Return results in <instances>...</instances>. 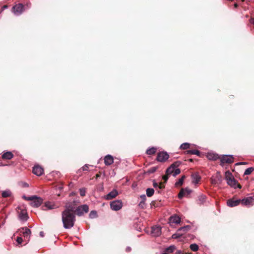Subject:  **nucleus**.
Returning a JSON list of instances; mask_svg holds the SVG:
<instances>
[{
    "mask_svg": "<svg viewBox=\"0 0 254 254\" xmlns=\"http://www.w3.org/2000/svg\"><path fill=\"white\" fill-rule=\"evenodd\" d=\"M240 203H241L243 206L248 207H251L254 205V197L249 196L240 199Z\"/></svg>",
    "mask_w": 254,
    "mask_h": 254,
    "instance_id": "5",
    "label": "nucleus"
},
{
    "mask_svg": "<svg viewBox=\"0 0 254 254\" xmlns=\"http://www.w3.org/2000/svg\"><path fill=\"white\" fill-rule=\"evenodd\" d=\"M187 154H194L198 156H200V152L199 150L196 149L189 150L186 151Z\"/></svg>",
    "mask_w": 254,
    "mask_h": 254,
    "instance_id": "24",
    "label": "nucleus"
},
{
    "mask_svg": "<svg viewBox=\"0 0 254 254\" xmlns=\"http://www.w3.org/2000/svg\"><path fill=\"white\" fill-rule=\"evenodd\" d=\"M156 148L152 147L150 148H148L146 151V153L148 155H152L155 154L156 151Z\"/></svg>",
    "mask_w": 254,
    "mask_h": 254,
    "instance_id": "29",
    "label": "nucleus"
},
{
    "mask_svg": "<svg viewBox=\"0 0 254 254\" xmlns=\"http://www.w3.org/2000/svg\"><path fill=\"white\" fill-rule=\"evenodd\" d=\"M190 147V144L189 143H188V142H185V143H182L180 145V148L181 149L185 150V149H187L188 148H189Z\"/></svg>",
    "mask_w": 254,
    "mask_h": 254,
    "instance_id": "30",
    "label": "nucleus"
},
{
    "mask_svg": "<svg viewBox=\"0 0 254 254\" xmlns=\"http://www.w3.org/2000/svg\"><path fill=\"white\" fill-rule=\"evenodd\" d=\"M179 164L178 162H175L171 165L166 170V175L162 177V179L164 182H166L168 179V175H172L174 177L179 174L181 172L180 169L177 168Z\"/></svg>",
    "mask_w": 254,
    "mask_h": 254,
    "instance_id": "2",
    "label": "nucleus"
},
{
    "mask_svg": "<svg viewBox=\"0 0 254 254\" xmlns=\"http://www.w3.org/2000/svg\"><path fill=\"white\" fill-rule=\"evenodd\" d=\"M89 211V207L86 204L78 206L75 211L74 214H76L78 216H81L84 214V213H86Z\"/></svg>",
    "mask_w": 254,
    "mask_h": 254,
    "instance_id": "6",
    "label": "nucleus"
},
{
    "mask_svg": "<svg viewBox=\"0 0 254 254\" xmlns=\"http://www.w3.org/2000/svg\"><path fill=\"white\" fill-rule=\"evenodd\" d=\"M40 235L41 237H43L44 236V232H40Z\"/></svg>",
    "mask_w": 254,
    "mask_h": 254,
    "instance_id": "47",
    "label": "nucleus"
},
{
    "mask_svg": "<svg viewBox=\"0 0 254 254\" xmlns=\"http://www.w3.org/2000/svg\"><path fill=\"white\" fill-rule=\"evenodd\" d=\"M176 248L174 246H171L166 249V252L168 253H173L175 250Z\"/></svg>",
    "mask_w": 254,
    "mask_h": 254,
    "instance_id": "36",
    "label": "nucleus"
},
{
    "mask_svg": "<svg viewBox=\"0 0 254 254\" xmlns=\"http://www.w3.org/2000/svg\"><path fill=\"white\" fill-rule=\"evenodd\" d=\"M13 157V155L10 151H7L6 152L4 153L2 155V158L4 159H11Z\"/></svg>",
    "mask_w": 254,
    "mask_h": 254,
    "instance_id": "21",
    "label": "nucleus"
},
{
    "mask_svg": "<svg viewBox=\"0 0 254 254\" xmlns=\"http://www.w3.org/2000/svg\"><path fill=\"white\" fill-rule=\"evenodd\" d=\"M97 215V213L95 211H91L89 214V216L91 218H93Z\"/></svg>",
    "mask_w": 254,
    "mask_h": 254,
    "instance_id": "39",
    "label": "nucleus"
},
{
    "mask_svg": "<svg viewBox=\"0 0 254 254\" xmlns=\"http://www.w3.org/2000/svg\"><path fill=\"white\" fill-rule=\"evenodd\" d=\"M244 164L243 162H239V163H237L236 165H241V164Z\"/></svg>",
    "mask_w": 254,
    "mask_h": 254,
    "instance_id": "51",
    "label": "nucleus"
},
{
    "mask_svg": "<svg viewBox=\"0 0 254 254\" xmlns=\"http://www.w3.org/2000/svg\"><path fill=\"white\" fill-rule=\"evenodd\" d=\"M254 171V167H249L248 168H247L245 172H244V175H249L250 174H251L253 171Z\"/></svg>",
    "mask_w": 254,
    "mask_h": 254,
    "instance_id": "31",
    "label": "nucleus"
},
{
    "mask_svg": "<svg viewBox=\"0 0 254 254\" xmlns=\"http://www.w3.org/2000/svg\"><path fill=\"white\" fill-rule=\"evenodd\" d=\"M184 178L185 176H182L180 179H179L178 181L176 183L175 185L176 186L182 185L183 184Z\"/></svg>",
    "mask_w": 254,
    "mask_h": 254,
    "instance_id": "37",
    "label": "nucleus"
},
{
    "mask_svg": "<svg viewBox=\"0 0 254 254\" xmlns=\"http://www.w3.org/2000/svg\"><path fill=\"white\" fill-rule=\"evenodd\" d=\"M240 204V199H236L235 197L229 199L227 201V205L231 207L238 206Z\"/></svg>",
    "mask_w": 254,
    "mask_h": 254,
    "instance_id": "11",
    "label": "nucleus"
},
{
    "mask_svg": "<svg viewBox=\"0 0 254 254\" xmlns=\"http://www.w3.org/2000/svg\"><path fill=\"white\" fill-rule=\"evenodd\" d=\"M161 228L159 226H153L152 227L151 234L154 237H158L161 235Z\"/></svg>",
    "mask_w": 254,
    "mask_h": 254,
    "instance_id": "14",
    "label": "nucleus"
},
{
    "mask_svg": "<svg viewBox=\"0 0 254 254\" xmlns=\"http://www.w3.org/2000/svg\"><path fill=\"white\" fill-rule=\"evenodd\" d=\"M75 194V193L72 192L70 194V196H72Z\"/></svg>",
    "mask_w": 254,
    "mask_h": 254,
    "instance_id": "52",
    "label": "nucleus"
},
{
    "mask_svg": "<svg viewBox=\"0 0 254 254\" xmlns=\"http://www.w3.org/2000/svg\"><path fill=\"white\" fill-rule=\"evenodd\" d=\"M89 166L87 164H85L82 167V169L83 171H87L88 170Z\"/></svg>",
    "mask_w": 254,
    "mask_h": 254,
    "instance_id": "41",
    "label": "nucleus"
},
{
    "mask_svg": "<svg viewBox=\"0 0 254 254\" xmlns=\"http://www.w3.org/2000/svg\"><path fill=\"white\" fill-rule=\"evenodd\" d=\"M190 191H179L178 197L180 199H182L184 196H188Z\"/></svg>",
    "mask_w": 254,
    "mask_h": 254,
    "instance_id": "27",
    "label": "nucleus"
},
{
    "mask_svg": "<svg viewBox=\"0 0 254 254\" xmlns=\"http://www.w3.org/2000/svg\"><path fill=\"white\" fill-rule=\"evenodd\" d=\"M45 206L49 209H52L56 208L55 204L51 202L47 201L45 203Z\"/></svg>",
    "mask_w": 254,
    "mask_h": 254,
    "instance_id": "28",
    "label": "nucleus"
},
{
    "mask_svg": "<svg viewBox=\"0 0 254 254\" xmlns=\"http://www.w3.org/2000/svg\"><path fill=\"white\" fill-rule=\"evenodd\" d=\"M234 6H235V7H237V6H238V4H237V3H235V4H234Z\"/></svg>",
    "mask_w": 254,
    "mask_h": 254,
    "instance_id": "53",
    "label": "nucleus"
},
{
    "mask_svg": "<svg viewBox=\"0 0 254 254\" xmlns=\"http://www.w3.org/2000/svg\"><path fill=\"white\" fill-rule=\"evenodd\" d=\"M227 173H228L229 174H231H231L229 172H227Z\"/></svg>",
    "mask_w": 254,
    "mask_h": 254,
    "instance_id": "55",
    "label": "nucleus"
},
{
    "mask_svg": "<svg viewBox=\"0 0 254 254\" xmlns=\"http://www.w3.org/2000/svg\"><path fill=\"white\" fill-rule=\"evenodd\" d=\"M68 209H65L62 213V221L64 227L65 229H70L74 226L75 221V215L73 212H70L69 210L72 208L69 206Z\"/></svg>",
    "mask_w": 254,
    "mask_h": 254,
    "instance_id": "1",
    "label": "nucleus"
},
{
    "mask_svg": "<svg viewBox=\"0 0 254 254\" xmlns=\"http://www.w3.org/2000/svg\"><path fill=\"white\" fill-rule=\"evenodd\" d=\"M145 190H149V191L154 190V189L152 188H147Z\"/></svg>",
    "mask_w": 254,
    "mask_h": 254,
    "instance_id": "48",
    "label": "nucleus"
},
{
    "mask_svg": "<svg viewBox=\"0 0 254 254\" xmlns=\"http://www.w3.org/2000/svg\"><path fill=\"white\" fill-rule=\"evenodd\" d=\"M190 228V227L189 225L182 227L180 228H179L178 230V232L180 233H182L184 234L186 233L187 232H188Z\"/></svg>",
    "mask_w": 254,
    "mask_h": 254,
    "instance_id": "25",
    "label": "nucleus"
},
{
    "mask_svg": "<svg viewBox=\"0 0 254 254\" xmlns=\"http://www.w3.org/2000/svg\"><path fill=\"white\" fill-rule=\"evenodd\" d=\"M146 198V196L144 194L140 196V198L141 199V201L138 204V206L142 209L144 208L146 206V204L145 203Z\"/></svg>",
    "mask_w": 254,
    "mask_h": 254,
    "instance_id": "19",
    "label": "nucleus"
},
{
    "mask_svg": "<svg viewBox=\"0 0 254 254\" xmlns=\"http://www.w3.org/2000/svg\"><path fill=\"white\" fill-rule=\"evenodd\" d=\"M157 169V167H153L150 168H149L147 171V172L149 174L153 173L155 172Z\"/></svg>",
    "mask_w": 254,
    "mask_h": 254,
    "instance_id": "38",
    "label": "nucleus"
},
{
    "mask_svg": "<svg viewBox=\"0 0 254 254\" xmlns=\"http://www.w3.org/2000/svg\"><path fill=\"white\" fill-rule=\"evenodd\" d=\"M130 251H131V248H130V247H127V248H126V251L127 252H129Z\"/></svg>",
    "mask_w": 254,
    "mask_h": 254,
    "instance_id": "45",
    "label": "nucleus"
},
{
    "mask_svg": "<svg viewBox=\"0 0 254 254\" xmlns=\"http://www.w3.org/2000/svg\"><path fill=\"white\" fill-rule=\"evenodd\" d=\"M32 172L35 175L39 176L43 174V169L39 165H36L33 167Z\"/></svg>",
    "mask_w": 254,
    "mask_h": 254,
    "instance_id": "13",
    "label": "nucleus"
},
{
    "mask_svg": "<svg viewBox=\"0 0 254 254\" xmlns=\"http://www.w3.org/2000/svg\"><path fill=\"white\" fill-rule=\"evenodd\" d=\"M190 248L193 252H196L198 250V246L196 244H191Z\"/></svg>",
    "mask_w": 254,
    "mask_h": 254,
    "instance_id": "33",
    "label": "nucleus"
},
{
    "mask_svg": "<svg viewBox=\"0 0 254 254\" xmlns=\"http://www.w3.org/2000/svg\"><path fill=\"white\" fill-rule=\"evenodd\" d=\"M118 194V191H110V193L104 196V198L107 200H110L116 197Z\"/></svg>",
    "mask_w": 254,
    "mask_h": 254,
    "instance_id": "18",
    "label": "nucleus"
},
{
    "mask_svg": "<svg viewBox=\"0 0 254 254\" xmlns=\"http://www.w3.org/2000/svg\"><path fill=\"white\" fill-rule=\"evenodd\" d=\"M112 190L115 191L117 190L116 189H113Z\"/></svg>",
    "mask_w": 254,
    "mask_h": 254,
    "instance_id": "56",
    "label": "nucleus"
},
{
    "mask_svg": "<svg viewBox=\"0 0 254 254\" xmlns=\"http://www.w3.org/2000/svg\"><path fill=\"white\" fill-rule=\"evenodd\" d=\"M22 198L25 200L30 201V204L33 206L38 207H39L42 203L43 200L41 198L37 197L36 195H32L30 196H26L25 195H23Z\"/></svg>",
    "mask_w": 254,
    "mask_h": 254,
    "instance_id": "3",
    "label": "nucleus"
},
{
    "mask_svg": "<svg viewBox=\"0 0 254 254\" xmlns=\"http://www.w3.org/2000/svg\"><path fill=\"white\" fill-rule=\"evenodd\" d=\"M183 235V233H180L178 232V230H177V232L176 233L173 234L172 236V238L173 239H178L181 238Z\"/></svg>",
    "mask_w": 254,
    "mask_h": 254,
    "instance_id": "32",
    "label": "nucleus"
},
{
    "mask_svg": "<svg viewBox=\"0 0 254 254\" xmlns=\"http://www.w3.org/2000/svg\"><path fill=\"white\" fill-rule=\"evenodd\" d=\"M80 195L82 196H84L85 195V191H80Z\"/></svg>",
    "mask_w": 254,
    "mask_h": 254,
    "instance_id": "46",
    "label": "nucleus"
},
{
    "mask_svg": "<svg viewBox=\"0 0 254 254\" xmlns=\"http://www.w3.org/2000/svg\"><path fill=\"white\" fill-rule=\"evenodd\" d=\"M23 241L22 238L20 237H17L16 238V242L18 244H21Z\"/></svg>",
    "mask_w": 254,
    "mask_h": 254,
    "instance_id": "40",
    "label": "nucleus"
},
{
    "mask_svg": "<svg viewBox=\"0 0 254 254\" xmlns=\"http://www.w3.org/2000/svg\"><path fill=\"white\" fill-rule=\"evenodd\" d=\"M226 178L227 184L233 189H236L241 188V185L238 183V182L233 176H227Z\"/></svg>",
    "mask_w": 254,
    "mask_h": 254,
    "instance_id": "4",
    "label": "nucleus"
},
{
    "mask_svg": "<svg viewBox=\"0 0 254 254\" xmlns=\"http://www.w3.org/2000/svg\"><path fill=\"white\" fill-rule=\"evenodd\" d=\"M78 190L81 191V190H85V189L84 188H80Z\"/></svg>",
    "mask_w": 254,
    "mask_h": 254,
    "instance_id": "50",
    "label": "nucleus"
},
{
    "mask_svg": "<svg viewBox=\"0 0 254 254\" xmlns=\"http://www.w3.org/2000/svg\"><path fill=\"white\" fill-rule=\"evenodd\" d=\"M165 182H164L163 183H157L155 182L154 181L153 182V185L154 188L155 189H162L164 188V183Z\"/></svg>",
    "mask_w": 254,
    "mask_h": 254,
    "instance_id": "23",
    "label": "nucleus"
},
{
    "mask_svg": "<svg viewBox=\"0 0 254 254\" xmlns=\"http://www.w3.org/2000/svg\"><path fill=\"white\" fill-rule=\"evenodd\" d=\"M234 157L233 155H223L220 158L221 165H223L225 163L231 164L234 162Z\"/></svg>",
    "mask_w": 254,
    "mask_h": 254,
    "instance_id": "7",
    "label": "nucleus"
},
{
    "mask_svg": "<svg viewBox=\"0 0 254 254\" xmlns=\"http://www.w3.org/2000/svg\"><path fill=\"white\" fill-rule=\"evenodd\" d=\"M79 203V201L75 200H73L72 202L68 201L65 204V209H68V206H69L72 208L71 210H69V211L74 213Z\"/></svg>",
    "mask_w": 254,
    "mask_h": 254,
    "instance_id": "10",
    "label": "nucleus"
},
{
    "mask_svg": "<svg viewBox=\"0 0 254 254\" xmlns=\"http://www.w3.org/2000/svg\"><path fill=\"white\" fill-rule=\"evenodd\" d=\"M22 229L23 230H24V231L22 232L23 233V236L24 237H28L30 236V235L31 234V230L25 227V228H22Z\"/></svg>",
    "mask_w": 254,
    "mask_h": 254,
    "instance_id": "26",
    "label": "nucleus"
},
{
    "mask_svg": "<svg viewBox=\"0 0 254 254\" xmlns=\"http://www.w3.org/2000/svg\"><path fill=\"white\" fill-rule=\"evenodd\" d=\"M1 13V10H0V13Z\"/></svg>",
    "mask_w": 254,
    "mask_h": 254,
    "instance_id": "57",
    "label": "nucleus"
},
{
    "mask_svg": "<svg viewBox=\"0 0 254 254\" xmlns=\"http://www.w3.org/2000/svg\"><path fill=\"white\" fill-rule=\"evenodd\" d=\"M191 178L192 184L194 185L198 184L201 179L200 176L197 173L192 174Z\"/></svg>",
    "mask_w": 254,
    "mask_h": 254,
    "instance_id": "15",
    "label": "nucleus"
},
{
    "mask_svg": "<svg viewBox=\"0 0 254 254\" xmlns=\"http://www.w3.org/2000/svg\"><path fill=\"white\" fill-rule=\"evenodd\" d=\"M180 218L176 216H172L170 218V222L171 223L178 224L180 222Z\"/></svg>",
    "mask_w": 254,
    "mask_h": 254,
    "instance_id": "20",
    "label": "nucleus"
},
{
    "mask_svg": "<svg viewBox=\"0 0 254 254\" xmlns=\"http://www.w3.org/2000/svg\"><path fill=\"white\" fill-rule=\"evenodd\" d=\"M110 206L112 210L118 211L122 208V204L120 201H114L111 203Z\"/></svg>",
    "mask_w": 254,
    "mask_h": 254,
    "instance_id": "12",
    "label": "nucleus"
},
{
    "mask_svg": "<svg viewBox=\"0 0 254 254\" xmlns=\"http://www.w3.org/2000/svg\"><path fill=\"white\" fill-rule=\"evenodd\" d=\"M23 8L24 6L22 4L18 3L13 6L12 12L15 15L19 16L23 12Z\"/></svg>",
    "mask_w": 254,
    "mask_h": 254,
    "instance_id": "9",
    "label": "nucleus"
},
{
    "mask_svg": "<svg viewBox=\"0 0 254 254\" xmlns=\"http://www.w3.org/2000/svg\"><path fill=\"white\" fill-rule=\"evenodd\" d=\"M181 190L183 191L184 190L183 189H182ZM185 190H189L186 189Z\"/></svg>",
    "mask_w": 254,
    "mask_h": 254,
    "instance_id": "54",
    "label": "nucleus"
},
{
    "mask_svg": "<svg viewBox=\"0 0 254 254\" xmlns=\"http://www.w3.org/2000/svg\"><path fill=\"white\" fill-rule=\"evenodd\" d=\"M7 8V6L6 5H4L2 7L0 8V10H1V12L4 10V9Z\"/></svg>",
    "mask_w": 254,
    "mask_h": 254,
    "instance_id": "43",
    "label": "nucleus"
},
{
    "mask_svg": "<svg viewBox=\"0 0 254 254\" xmlns=\"http://www.w3.org/2000/svg\"><path fill=\"white\" fill-rule=\"evenodd\" d=\"M206 156L209 160H216L219 158L218 154L213 152L207 153Z\"/></svg>",
    "mask_w": 254,
    "mask_h": 254,
    "instance_id": "17",
    "label": "nucleus"
},
{
    "mask_svg": "<svg viewBox=\"0 0 254 254\" xmlns=\"http://www.w3.org/2000/svg\"><path fill=\"white\" fill-rule=\"evenodd\" d=\"M21 185L24 188H26L28 187V185L26 183L22 182L21 183Z\"/></svg>",
    "mask_w": 254,
    "mask_h": 254,
    "instance_id": "44",
    "label": "nucleus"
},
{
    "mask_svg": "<svg viewBox=\"0 0 254 254\" xmlns=\"http://www.w3.org/2000/svg\"><path fill=\"white\" fill-rule=\"evenodd\" d=\"M114 162V159L111 155H107L105 157L104 163L106 165H111Z\"/></svg>",
    "mask_w": 254,
    "mask_h": 254,
    "instance_id": "16",
    "label": "nucleus"
},
{
    "mask_svg": "<svg viewBox=\"0 0 254 254\" xmlns=\"http://www.w3.org/2000/svg\"><path fill=\"white\" fill-rule=\"evenodd\" d=\"M206 199V196L204 195H200L198 197V203L199 204H202L203 202L205 201Z\"/></svg>",
    "mask_w": 254,
    "mask_h": 254,
    "instance_id": "34",
    "label": "nucleus"
},
{
    "mask_svg": "<svg viewBox=\"0 0 254 254\" xmlns=\"http://www.w3.org/2000/svg\"><path fill=\"white\" fill-rule=\"evenodd\" d=\"M1 195L2 197L4 198L10 197L11 196V191H2Z\"/></svg>",
    "mask_w": 254,
    "mask_h": 254,
    "instance_id": "35",
    "label": "nucleus"
},
{
    "mask_svg": "<svg viewBox=\"0 0 254 254\" xmlns=\"http://www.w3.org/2000/svg\"><path fill=\"white\" fill-rule=\"evenodd\" d=\"M176 254H184L183 253H182V252L181 251H178L177 252H176Z\"/></svg>",
    "mask_w": 254,
    "mask_h": 254,
    "instance_id": "49",
    "label": "nucleus"
},
{
    "mask_svg": "<svg viewBox=\"0 0 254 254\" xmlns=\"http://www.w3.org/2000/svg\"><path fill=\"white\" fill-rule=\"evenodd\" d=\"M154 192V191H146V194L148 197H150L153 195Z\"/></svg>",
    "mask_w": 254,
    "mask_h": 254,
    "instance_id": "42",
    "label": "nucleus"
},
{
    "mask_svg": "<svg viewBox=\"0 0 254 254\" xmlns=\"http://www.w3.org/2000/svg\"><path fill=\"white\" fill-rule=\"evenodd\" d=\"M169 158V155L166 151H162L158 153L156 160L160 162H164Z\"/></svg>",
    "mask_w": 254,
    "mask_h": 254,
    "instance_id": "8",
    "label": "nucleus"
},
{
    "mask_svg": "<svg viewBox=\"0 0 254 254\" xmlns=\"http://www.w3.org/2000/svg\"><path fill=\"white\" fill-rule=\"evenodd\" d=\"M19 217L21 220H26L28 218L27 214L26 211L24 209L21 210Z\"/></svg>",
    "mask_w": 254,
    "mask_h": 254,
    "instance_id": "22",
    "label": "nucleus"
}]
</instances>
